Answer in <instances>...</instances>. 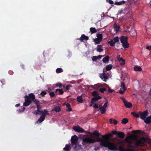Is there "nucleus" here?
Instances as JSON below:
<instances>
[{
	"label": "nucleus",
	"mask_w": 151,
	"mask_h": 151,
	"mask_svg": "<svg viewBox=\"0 0 151 151\" xmlns=\"http://www.w3.org/2000/svg\"><path fill=\"white\" fill-rule=\"evenodd\" d=\"M121 88L123 89L124 91H125L127 90V88L125 87V86L122 87Z\"/></svg>",
	"instance_id": "nucleus-63"
},
{
	"label": "nucleus",
	"mask_w": 151,
	"mask_h": 151,
	"mask_svg": "<svg viewBox=\"0 0 151 151\" xmlns=\"http://www.w3.org/2000/svg\"><path fill=\"white\" fill-rule=\"evenodd\" d=\"M107 106H108V103L105 102L103 106V110H102L103 112V113H104V114L105 113L106 111V108L107 107Z\"/></svg>",
	"instance_id": "nucleus-21"
},
{
	"label": "nucleus",
	"mask_w": 151,
	"mask_h": 151,
	"mask_svg": "<svg viewBox=\"0 0 151 151\" xmlns=\"http://www.w3.org/2000/svg\"><path fill=\"white\" fill-rule=\"evenodd\" d=\"M114 30L116 32L118 31L120 28V27L119 25H116V23L114 24Z\"/></svg>",
	"instance_id": "nucleus-26"
},
{
	"label": "nucleus",
	"mask_w": 151,
	"mask_h": 151,
	"mask_svg": "<svg viewBox=\"0 0 151 151\" xmlns=\"http://www.w3.org/2000/svg\"><path fill=\"white\" fill-rule=\"evenodd\" d=\"M109 122L110 124L113 123L114 125H116L118 123L117 121L115 119H113L112 118H111L109 119Z\"/></svg>",
	"instance_id": "nucleus-15"
},
{
	"label": "nucleus",
	"mask_w": 151,
	"mask_h": 151,
	"mask_svg": "<svg viewBox=\"0 0 151 151\" xmlns=\"http://www.w3.org/2000/svg\"><path fill=\"white\" fill-rule=\"evenodd\" d=\"M143 114L146 117V116H147L148 115V111H145L143 113Z\"/></svg>",
	"instance_id": "nucleus-52"
},
{
	"label": "nucleus",
	"mask_w": 151,
	"mask_h": 151,
	"mask_svg": "<svg viewBox=\"0 0 151 151\" xmlns=\"http://www.w3.org/2000/svg\"><path fill=\"white\" fill-rule=\"evenodd\" d=\"M78 140V138L77 136L74 135L72 137L71 139V143L73 145H75L77 142Z\"/></svg>",
	"instance_id": "nucleus-5"
},
{
	"label": "nucleus",
	"mask_w": 151,
	"mask_h": 151,
	"mask_svg": "<svg viewBox=\"0 0 151 151\" xmlns=\"http://www.w3.org/2000/svg\"><path fill=\"white\" fill-rule=\"evenodd\" d=\"M126 2L124 1H122L119 2H115V4L117 5H121L122 4H125Z\"/></svg>",
	"instance_id": "nucleus-23"
},
{
	"label": "nucleus",
	"mask_w": 151,
	"mask_h": 151,
	"mask_svg": "<svg viewBox=\"0 0 151 151\" xmlns=\"http://www.w3.org/2000/svg\"><path fill=\"white\" fill-rule=\"evenodd\" d=\"M112 40L114 43L117 42L119 41V38L118 37H116L114 38Z\"/></svg>",
	"instance_id": "nucleus-42"
},
{
	"label": "nucleus",
	"mask_w": 151,
	"mask_h": 151,
	"mask_svg": "<svg viewBox=\"0 0 151 151\" xmlns=\"http://www.w3.org/2000/svg\"><path fill=\"white\" fill-rule=\"evenodd\" d=\"M109 57L108 55L104 57L102 60V61L104 63H106L109 61Z\"/></svg>",
	"instance_id": "nucleus-22"
},
{
	"label": "nucleus",
	"mask_w": 151,
	"mask_h": 151,
	"mask_svg": "<svg viewBox=\"0 0 151 151\" xmlns=\"http://www.w3.org/2000/svg\"><path fill=\"white\" fill-rule=\"evenodd\" d=\"M99 110L101 111V113L102 114H104V113H103L102 110L103 109V106H102L101 105H100L99 106Z\"/></svg>",
	"instance_id": "nucleus-50"
},
{
	"label": "nucleus",
	"mask_w": 151,
	"mask_h": 151,
	"mask_svg": "<svg viewBox=\"0 0 151 151\" xmlns=\"http://www.w3.org/2000/svg\"><path fill=\"white\" fill-rule=\"evenodd\" d=\"M92 60L93 61H95L98 60V58L96 56H93L92 58Z\"/></svg>",
	"instance_id": "nucleus-56"
},
{
	"label": "nucleus",
	"mask_w": 151,
	"mask_h": 151,
	"mask_svg": "<svg viewBox=\"0 0 151 151\" xmlns=\"http://www.w3.org/2000/svg\"><path fill=\"white\" fill-rule=\"evenodd\" d=\"M146 142L151 145V139H148L144 137H142L139 139H136L135 140V144L137 147L143 146Z\"/></svg>",
	"instance_id": "nucleus-3"
},
{
	"label": "nucleus",
	"mask_w": 151,
	"mask_h": 151,
	"mask_svg": "<svg viewBox=\"0 0 151 151\" xmlns=\"http://www.w3.org/2000/svg\"><path fill=\"white\" fill-rule=\"evenodd\" d=\"M37 111L39 112H41L42 111H41V110L42 108V107L40 104L37 105Z\"/></svg>",
	"instance_id": "nucleus-40"
},
{
	"label": "nucleus",
	"mask_w": 151,
	"mask_h": 151,
	"mask_svg": "<svg viewBox=\"0 0 151 151\" xmlns=\"http://www.w3.org/2000/svg\"><path fill=\"white\" fill-rule=\"evenodd\" d=\"M124 91H122V90H119V92L121 94H123L124 93Z\"/></svg>",
	"instance_id": "nucleus-62"
},
{
	"label": "nucleus",
	"mask_w": 151,
	"mask_h": 151,
	"mask_svg": "<svg viewBox=\"0 0 151 151\" xmlns=\"http://www.w3.org/2000/svg\"><path fill=\"white\" fill-rule=\"evenodd\" d=\"M91 94L92 96H93V97L99 96V93L96 91H93L92 92Z\"/></svg>",
	"instance_id": "nucleus-34"
},
{
	"label": "nucleus",
	"mask_w": 151,
	"mask_h": 151,
	"mask_svg": "<svg viewBox=\"0 0 151 151\" xmlns=\"http://www.w3.org/2000/svg\"><path fill=\"white\" fill-rule=\"evenodd\" d=\"M131 114H132L136 118H138L139 116V114H138L136 113L135 112H132Z\"/></svg>",
	"instance_id": "nucleus-37"
},
{
	"label": "nucleus",
	"mask_w": 151,
	"mask_h": 151,
	"mask_svg": "<svg viewBox=\"0 0 151 151\" xmlns=\"http://www.w3.org/2000/svg\"><path fill=\"white\" fill-rule=\"evenodd\" d=\"M118 60L119 62H122L120 63L121 65H123L125 64V60L123 59L122 58H121Z\"/></svg>",
	"instance_id": "nucleus-33"
},
{
	"label": "nucleus",
	"mask_w": 151,
	"mask_h": 151,
	"mask_svg": "<svg viewBox=\"0 0 151 151\" xmlns=\"http://www.w3.org/2000/svg\"><path fill=\"white\" fill-rule=\"evenodd\" d=\"M117 135L119 138L121 139H123L125 137L124 133L121 132H119Z\"/></svg>",
	"instance_id": "nucleus-16"
},
{
	"label": "nucleus",
	"mask_w": 151,
	"mask_h": 151,
	"mask_svg": "<svg viewBox=\"0 0 151 151\" xmlns=\"http://www.w3.org/2000/svg\"><path fill=\"white\" fill-rule=\"evenodd\" d=\"M71 85L70 84H68L66 86L65 89L66 90H68L70 87H71Z\"/></svg>",
	"instance_id": "nucleus-53"
},
{
	"label": "nucleus",
	"mask_w": 151,
	"mask_h": 151,
	"mask_svg": "<svg viewBox=\"0 0 151 151\" xmlns=\"http://www.w3.org/2000/svg\"><path fill=\"white\" fill-rule=\"evenodd\" d=\"M47 93L45 91H42L40 93V95L44 96Z\"/></svg>",
	"instance_id": "nucleus-49"
},
{
	"label": "nucleus",
	"mask_w": 151,
	"mask_h": 151,
	"mask_svg": "<svg viewBox=\"0 0 151 151\" xmlns=\"http://www.w3.org/2000/svg\"><path fill=\"white\" fill-rule=\"evenodd\" d=\"M100 78L104 81L106 82L108 78V76L105 73H101L99 76Z\"/></svg>",
	"instance_id": "nucleus-6"
},
{
	"label": "nucleus",
	"mask_w": 151,
	"mask_h": 151,
	"mask_svg": "<svg viewBox=\"0 0 151 151\" xmlns=\"http://www.w3.org/2000/svg\"><path fill=\"white\" fill-rule=\"evenodd\" d=\"M119 132L115 131H112V133L114 135H118Z\"/></svg>",
	"instance_id": "nucleus-55"
},
{
	"label": "nucleus",
	"mask_w": 151,
	"mask_h": 151,
	"mask_svg": "<svg viewBox=\"0 0 151 151\" xmlns=\"http://www.w3.org/2000/svg\"><path fill=\"white\" fill-rule=\"evenodd\" d=\"M96 50L97 52H102L103 50V49L102 48V46L100 45H98L97 47Z\"/></svg>",
	"instance_id": "nucleus-13"
},
{
	"label": "nucleus",
	"mask_w": 151,
	"mask_h": 151,
	"mask_svg": "<svg viewBox=\"0 0 151 151\" xmlns=\"http://www.w3.org/2000/svg\"><path fill=\"white\" fill-rule=\"evenodd\" d=\"M99 104H94L93 106V108L95 109H98L99 108V106H98Z\"/></svg>",
	"instance_id": "nucleus-51"
},
{
	"label": "nucleus",
	"mask_w": 151,
	"mask_h": 151,
	"mask_svg": "<svg viewBox=\"0 0 151 151\" xmlns=\"http://www.w3.org/2000/svg\"><path fill=\"white\" fill-rule=\"evenodd\" d=\"M101 97L100 96H97L93 97L92 99L95 102L97 101L99 99H101Z\"/></svg>",
	"instance_id": "nucleus-25"
},
{
	"label": "nucleus",
	"mask_w": 151,
	"mask_h": 151,
	"mask_svg": "<svg viewBox=\"0 0 151 151\" xmlns=\"http://www.w3.org/2000/svg\"><path fill=\"white\" fill-rule=\"evenodd\" d=\"M60 111V108L59 106H57L55 107L54 109H52L51 111L52 112L53 111H55L57 113L59 112Z\"/></svg>",
	"instance_id": "nucleus-17"
},
{
	"label": "nucleus",
	"mask_w": 151,
	"mask_h": 151,
	"mask_svg": "<svg viewBox=\"0 0 151 151\" xmlns=\"http://www.w3.org/2000/svg\"><path fill=\"white\" fill-rule=\"evenodd\" d=\"M33 114H35V115H37L38 114H41V113H39L37 110H36L34 112H33Z\"/></svg>",
	"instance_id": "nucleus-54"
},
{
	"label": "nucleus",
	"mask_w": 151,
	"mask_h": 151,
	"mask_svg": "<svg viewBox=\"0 0 151 151\" xmlns=\"http://www.w3.org/2000/svg\"><path fill=\"white\" fill-rule=\"evenodd\" d=\"M145 122L148 124L151 123V115H150L147 117L145 120Z\"/></svg>",
	"instance_id": "nucleus-12"
},
{
	"label": "nucleus",
	"mask_w": 151,
	"mask_h": 151,
	"mask_svg": "<svg viewBox=\"0 0 151 151\" xmlns=\"http://www.w3.org/2000/svg\"><path fill=\"white\" fill-rule=\"evenodd\" d=\"M77 101L80 103H82L83 102V100L82 98V96H78L77 97Z\"/></svg>",
	"instance_id": "nucleus-20"
},
{
	"label": "nucleus",
	"mask_w": 151,
	"mask_h": 151,
	"mask_svg": "<svg viewBox=\"0 0 151 151\" xmlns=\"http://www.w3.org/2000/svg\"><path fill=\"white\" fill-rule=\"evenodd\" d=\"M89 39V37L88 36H86L84 34H82L81 37L78 39L81 42H83L84 40H88Z\"/></svg>",
	"instance_id": "nucleus-7"
},
{
	"label": "nucleus",
	"mask_w": 151,
	"mask_h": 151,
	"mask_svg": "<svg viewBox=\"0 0 151 151\" xmlns=\"http://www.w3.org/2000/svg\"><path fill=\"white\" fill-rule=\"evenodd\" d=\"M106 90V88H100L99 89L100 91L102 93H104V91Z\"/></svg>",
	"instance_id": "nucleus-48"
},
{
	"label": "nucleus",
	"mask_w": 151,
	"mask_h": 151,
	"mask_svg": "<svg viewBox=\"0 0 151 151\" xmlns=\"http://www.w3.org/2000/svg\"><path fill=\"white\" fill-rule=\"evenodd\" d=\"M24 98H25V99H27L29 100H30L29 99V96L27 95H26L24 96Z\"/></svg>",
	"instance_id": "nucleus-59"
},
{
	"label": "nucleus",
	"mask_w": 151,
	"mask_h": 151,
	"mask_svg": "<svg viewBox=\"0 0 151 151\" xmlns=\"http://www.w3.org/2000/svg\"><path fill=\"white\" fill-rule=\"evenodd\" d=\"M66 107L68 109L66 110V111L68 112L71 111L72 110V109L71 108L70 105L68 103L66 104Z\"/></svg>",
	"instance_id": "nucleus-28"
},
{
	"label": "nucleus",
	"mask_w": 151,
	"mask_h": 151,
	"mask_svg": "<svg viewBox=\"0 0 151 151\" xmlns=\"http://www.w3.org/2000/svg\"><path fill=\"white\" fill-rule=\"evenodd\" d=\"M93 134L96 136L97 137L95 139L92 137H90L88 135H86V137L83 139L82 144L83 145H85L86 144L90 145L91 144H93L96 142H100V145L101 146L107 147L108 142H107L105 140L102 141L101 138L99 136H101L103 139L107 140V138L106 137H110L111 136V134H109L104 135H102L99 133L98 131L95 130L93 132Z\"/></svg>",
	"instance_id": "nucleus-1"
},
{
	"label": "nucleus",
	"mask_w": 151,
	"mask_h": 151,
	"mask_svg": "<svg viewBox=\"0 0 151 151\" xmlns=\"http://www.w3.org/2000/svg\"><path fill=\"white\" fill-rule=\"evenodd\" d=\"M128 147V149H126L121 146H119L118 148L117 144L110 142H108L107 147L109 150L112 151H134V147L133 146L130 145Z\"/></svg>",
	"instance_id": "nucleus-2"
},
{
	"label": "nucleus",
	"mask_w": 151,
	"mask_h": 151,
	"mask_svg": "<svg viewBox=\"0 0 151 151\" xmlns=\"http://www.w3.org/2000/svg\"><path fill=\"white\" fill-rule=\"evenodd\" d=\"M108 91L110 93H111L113 92L114 91V90L112 89H111L110 88H109L108 90Z\"/></svg>",
	"instance_id": "nucleus-60"
},
{
	"label": "nucleus",
	"mask_w": 151,
	"mask_h": 151,
	"mask_svg": "<svg viewBox=\"0 0 151 151\" xmlns=\"http://www.w3.org/2000/svg\"><path fill=\"white\" fill-rule=\"evenodd\" d=\"M49 93L50 95V97H53L55 96V94L54 92H49Z\"/></svg>",
	"instance_id": "nucleus-47"
},
{
	"label": "nucleus",
	"mask_w": 151,
	"mask_h": 151,
	"mask_svg": "<svg viewBox=\"0 0 151 151\" xmlns=\"http://www.w3.org/2000/svg\"><path fill=\"white\" fill-rule=\"evenodd\" d=\"M146 49L149 50H151V45H147Z\"/></svg>",
	"instance_id": "nucleus-58"
},
{
	"label": "nucleus",
	"mask_w": 151,
	"mask_h": 151,
	"mask_svg": "<svg viewBox=\"0 0 151 151\" xmlns=\"http://www.w3.org/2000/svg\"><path fill=\"white\" fill-rule=\"evenodd\" d=\"M107 2H108L111 4H114V2L111 0H106Z\"/></svg>",
	"instance_id": "nucleus-57"
},
{
	"label": "nucleus",
	"mask_w": 151,
	"mask_h": 151,
	"mask_svg": "<svg viewBox=\"0 0 151 151\" xmlns=\"http://www.w3.org/2000/svg\"><path fill=\"white\" fill-rule=\"evenodd\" d=\"M127 38L128 37H125L124 36H121L120 38V40L121 43H124L127 42Z\"/></svg>",
	"instance_id": "nucleus-8"
},
{
	"label": "nucleus",
	"mask_w": 151,
	"mask_h": 151,
	"mask_svg": "<svg viewBox=\"0 0 151 151\" xmlns=\"http://www.w3.org/2000/svg\"><path fill=\"white\" fill-rule=\"evenodd\" d=\"M73 128L75 131L78 133H82L84 132V129L78 125L73 127Z\"/></svg>",
	"instance_id": "nucleus-4"
},
{
	"label": "nucleus",
	"mask_w": 151,
	"mask_h": 151,
	"mask_svg": "<svg viewBox=\"0 0 151 151\" xmlns=\"http://www.w3.org/2000/svg\"><path fill=\"white\" fill-rule=\"evenodd\" d=\"M93 41L95 42V44H99L100 42L102 41L97 38L93 39Z\"/></svg>",
	"instance_id": "nucleus-32"
},
{
	"label": "nucleus",
	"mask_w": 151,
	"mask_h": 151,
	"mask_svg": "<svg viewBox=\"0 0 151 151\" xmlns=\"http://www.w3.org/2000/svg\"><path fill=\"white\" fill-rule=\"evenodd\" d=\"M94 86L93 88L96 89L101 87V85L99 83H98L94 85Z\"/></svg>",
	"instance_id": "nucleus-43"
},
{
	"label": "nucleus",
	"mask_w": 151,
	"mask_h": 151,
	"mask_svg": "<svg viewBox=\"0 0 151 151\" xmlns=\"http://www.w3.org/2000/svg\"><path fill=\"white\" fill-rule=\"evenodd\" d=\"M122 44L123 47L124 48H128L129 46V45L127 42L124 43H122Z\"/></svg>",
	"instance_id": "nucleus-27"
},
{
	"label": "nucleus",
	"mask_w": 151,
	"mask_h": 151,
	"mask_svg": "<svg viewBox=\"0 0 151 151\" xmlns=\"http://www.w3.org/2000/svg\"><path fill=\"white\" fill-rule=\"evenodd\" d=\"M41 113L42 114V115H44L45 117L46 115H49V114L48 111L45 109H44L43 111H42Z\"/></svg>",
	"instance_id": "nucleus-19"
},
{
	"label": "nucleus",
	"mask_w": 151,
	"mask_h": 151,
	"mask_svg": "<svg viewBox=\"0 0 151 151\" xmlns=\"http://www.w3.org/2000/svg\"><path fill=\"white\" fill-rule=\"evenodd\" d=\"M63 86V85L61 83L58 82L55 85V87L56 88L59 87L60 88H62Z\"/></svg>",
	"instance_id": "nucleus-36"
},
{
	"label": "nucleus",
	"mask_w": 151,
	"mask_h": 151,
	"mask_svg": "<svg viewBox=\"0 0 151 151\" xmlns=\"http://www.w3.org/2000/svg\"><path fill=\"white\" fill-rule=\"evenodd\" d=\"M112 67H113V66L111 64L108 65L106 66V70L107 71L110 70H111L112 69Z\"/></svg>",
	"instance_id": "nucleus-31"
},
{
	"label": "nucleus",
	"mask_w": 151,
	"mask_h": 151,
	"mask_svg": "<svg viewBox=\"0 0 151 151\" xmlns=\"http://www.w3.org/2000/svg\"><path fill=\"white\" fill-rule=\"evenodd\" d=\"M128 122V119L127 118L123 119L122 120L121 123L123 124H126Z\"/></svg>",
	"instance_id": "nucleus-35"
},
{
	"label": "nucleus",
	"mask_w": 151,
	"mask_h": 151,
	"mask_svg": "<svg viewBox=\"0 0 151 151\" xmlns=\"http://www.w3.org/2000/svg\"><path fill=\"white\" fill-rule=\"evenodd\" d=\"M96 36L97 37V38L100 40H102L103 36L102 34H97L96 35Z\"/></svg>",
	"instance_id": "nucleus-38"
},
{
	"label": "nucleus",
	"mask_w": 151,
	"mask_h": 151,
	"mask_svg": "<svg viewBox=\"0 0 151 151\" xmlns=\"http://www.w3.org/2000/svg\"><path fill=\"white\" fill-rule=\"evenodd\" d=\"M58 91L59 92V93H58V94L60 95H62L63 94L64 91H63V90L62 89H55V93H57L58 92Z\"/></svg>",
	"instance_id": "nucleus-18"
},
{
	"label": "nucleus",
	"mask_w": 151,
	"mask_h": 151,
	"mask_svg": "<svg viewBox=\"0 0 151 151\" xmlns=\"http://www.w3.org/2000/svg\"><path fill=\"white\" fill-rule=\"evenodd\" d=\"M32 101L37 106L39 104V100L35 99L33 100Z\"/></svg>",
	"instance_id": "nucleus-45"
},
{
	"label": "nucleus",
	"mask_w": 151,
	"mask_h": 151,
	"mask_svg": "<svg viewBox=\"0 0 151 151\" xmlns=\"http://www.w3.org/2000/svg\"><path fill=\"white\" fill-rule=\"evenodd\" d=\"M90 32L92 34L95 33L97 32V30L94 27H91L90 29Z\"/></svg>",
	"instance_id": "nucleus-29"
},
{
	"label": "nucleus",
	"mask_w": 151,
	"mask_h": 151,
	"mask_svg": "<svg viewBox=\"0 0 151 151\" xmlns=\"http://www.w3.org/2000/svg\"><path fill=\"white\" fill-rule=\"evenodd\" d=\"M45 116L42 115L38 119L37 122H39L40 123H41L45 120Z\"/></svg>",
	"instance_id": "nucleus-14"
},
{
	"label": "nucleus",
	"mask_w": 151,
	"mask_h": 151,
	"mask_svg": "<svg viewBox=\"0 0 151 151\" xmlns=\"http://www.w3.org/2000/svg\"><path fill=\"white\" fill-rule=\"evenodd\" d=\"M70 147V146L66 144L65 145V147L63 148L64 150H68Z\"/></svg>",
	"instance_id": "nucleus-46"
},
{
	"label": "nucleus",
	"mask_w": 151,
	"mask_h": 151,
	"mask_svg": "<svg viewBox=\"0 0 151 151\" xmlns=\"http://www.w3.org/2000/svg\"><path fill=\"white\" fill-rule=\"evenodd\" d=\"M139 115H140V118L144 120V121L145 122V120L146 119V117L143 114V113L141 112H139Z\"/></svg>",
	"instance_id": "nucleus-30"
},
{
	"label": "nucleus",
	"mask_w": 151,
	"mask_h": 151,
	"mask_svg": "<svg viewBox=\"0 0 151 151\" xmlns=\"http://www.w3.org/2000/svg\"><path fill=\"white\" fill-rule=\"evenodd\" d=\"M134 70L135 71H140L142 70L141 67L138 66H135L134 67Z\"/></svg>",
	"instance_id": "nucleus-24"
},
{
	"label": "nucleus",
	"mask_w": 151,
	"mask_h": 151,
	"mask_svg": "<svg viewBox=\"0 0 151 151\" xmlns=\"http://www.w3.org/2000/svg\"><path fill=\"white\" fill-rule=\"evenodd\" d=\"M108 43L110 44V45L111 46H113L114 45L115 43L114 42L113 40H111L108 42Z\"/></svg>",
	"instance_id": "nucleus-44"
},
{
	"label": "nucleus",
	"mask_w": 151,
	"mask_h": 151,
	"mask_svg": "<svg viewBox=\"0 0 151 151\" xmlns=\"http://www.w3.org/2000/svg\"><path fill=\"white\" fill-rule=\"evenodd\" d=\"M132 137L131 136H128L126 137L124 141L127 142L131 143L132 142Z\"/></svg>",
	"instance_id": "nucleus-9"
},
{
	"label": "nucleus",
	"mask_w": 151,
	"mask_h": 151,
	"mask_svg": "<svg viewBox=\"0 0 151 151\" xmlns=\"http://www.w3.org/2000/svg\"><path fill=\"white\" fill-rule=\"evenodd\" d=\"M102 56L101 55H100L98 56H96V57L97 58L98 60L100 59L101 58Z\"/></svg>",
	"instance_id": "nucleus-64"
},
{
	"label": "nucleus",
	"mask_w": 151,
	"mask_h": 151,
	"mask_svg": "<svg viewBox=\"0 0 151 151\" xmlns=\"http://www.w3.org/2000/svg\"><path fill=\"white\" fill-rule=\"evenodd\" d=\"M29 98L31 99L32 100H34L35 98V95L32 93L29 94Z\"/></svg>",
	"instance_id": "nucleus-39"
},
{
	"label": "nucleus",
	"mask_w": 151,
	"mask_h": 151,
	"mask_svg": "<svg viewBox=\"0 0 151 151\" xmlns=\"http://www.w3.org/2000/svg\"><path fill=\"white\" fill-rule=\"evenodd\" d=\"M25 102L23 104V106H28L32 103V101L31 100L25 99Z\"/></svg>",
	"instance_id": "nucleus-10"
},
{
	"label": "nucleus",
	"mask_w": 151,
	"mask_h": 151,
	"mask_svg": "<svg viewBox=\"0 0 151 151\" xmlns=\"http://www.w3.org/2000/svg\"><path fill=\"white\" fill-rule=\"evenodd\" d=\"M124 104L125 106L128 108L131 109L132 107V103L130 102H128L127 101L125 103L124 102Z\"/></svg>",
	"instance_id": "nucleus-11"
},
{
	"label": "nucleus",
	"mask_w": 151,
	"mask_h": 151,
	"mask_svg": "<svg viewBox=\"0 0 151 151\" xmlns=\"http://www.w3.org/2000/svg\"><path fill=\"white\" fill-rule=\"evenodd\" d=\"M56 72L57 73H59L63 72V70L61 68H58L56 69Z\"/></svg>",
	"instance_id": "nucleus-41"
},
{
	"label": "nucleus",
	"mask_w": 151,
	"mask_h": 151,
	"mask_svg": "<svg viewBox=\"0 0 151 151\" xmlns=\"http://www.w3.org/2000/svg\"><path fill=\"white\" fill-rule=\"evenodd\" d=\"M125 86V83L124 82H122L121 83V87L122 88V87Z\"/></svg>",
	"instance_id": "nucleus-61"
}]
</instances>
